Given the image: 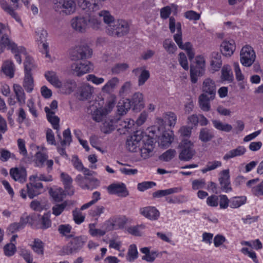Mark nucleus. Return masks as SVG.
I'll use <instances>...</instances> for the list:
<instances>
[{"mask_svg":"<svg viewBox=\"0 0 263 263\" xmlns=\"http://www.w3.org/2000/svg\"><path fill=\"white\" fill-rule=\"evenodd\" d=\"M67 205V201L55 205L52 208V213L56 216L60 215Z\"/></svg>","mask_w":263,"mask_h":263,"instance_id":"63","label":"nucleus"},{"mask_svg":"<svg viewBox=\"0 0 263 263\" xmlns=\"http://www.w3.org/2000/svg\"><path fill=\"white\" fill-rule=\"evenodd\" d=\"M235 49L234 41H223L221 44V52L225 56H231Z\"/></svg>","mask_w":263,"mask_h":263,"instance_id":"26","label":"nucleus"},{"mask_svg":"<svg viewBox=\"0 0 263 263\" xmlns=\"http://www.w3.org/2000/svg\"><path fill=\"white\" fill-rule=\"evenodd\" d=\"M221 57V53L219 52L214 51L211 53V66L215 71L219 70L221 67L222 61Z\"/></svg>","mask_w":263,"mask_h":263,"instance_id":"34","label":"nucleus"},{"mask_svg":"<svg viewBox=\"0 0 263 263\" xmlns=\"http://www.w3.org/2000/svg\"><path fill=\"white\" fill-rule=\"evenodd\" d=\"M144 133L141 130H137L134 134L127 138L126 143L127 149L132 152H136L144 140H143Z\"/></svg>","mask_w":263,"mask_h":263,"instance_id":"8","label":"nucleus"},{"mask_svg":"<svg viewBox=\"0 0 263 263\" xmlns=\"http://www.w3.org/2000/svg\"><path fill=\"white\" fill-rule=\"evenodd\" d=\"M1 6L3 10L6 12L9 13L12 17H13L17 22H20L21 19L17 15L16 13L14 10L6 2L2 1L0 2Z\"/></svg>","mask_w":263,"mask_h":263,"instance_id":"50","label":"nucleus"},{"mask_svg":"<svg viewBox=\"0 0 263 263\" xmlns=\"http://www.w3.org/2000/svg\"><path fill=\"white\" fill-rule=\"evenodd\" d=\"M23 86L27 92H32L34 86L32 73H25Z\"/></svg>","mask_w":263,"mask_h":263,"instance_id":"42","label":"nucleus"},{"mask_svg":"<svg viewBox=\"0 0 263 263\" xmlns=\"http://www.w3.org/2000/svg\"><path fill=\"white\" fill-rule=\"evenodd\" d=\"M143 146L139 148L141 156L143 159H146L152 156L153 151L154 148L153 140L152 139H147L146 141H144Z\"/></svg>","mask_w":263,"mask_h":263,"instance_id":"20","label":"nucleus"},{"mask_svg":"<svg viewBox=\"0 0 263 263\" xmlns=\"http://www.w3.org/2000/svg\"><path fill=\"white\" fill-rule=\"evenodd\" d=\"M212 122L213 126L217 130L229 133L232 129L231 125L223 123L218 120H212Z\"/></svg>","mask_w":263,"mask_h":263,"instance_id":"43","label":"nucleus"},{"mask_svg":"<svg viewBox=\"0 0 263 263\" xmlns=\"http://www.w3.org/2000/svg\"><path fill=\"white\" fill-rule=\"evenodd\" d=\"M78 5L83 10L87 9V11H94L98 9V5L93 0H79Z\"/></svg>","mask_w":263,"mask_h":263,"instance_id":"38","label":"nucleus"},{"mask_svg":"<svg viewBox=\"0 0 263 263\" xmlns=\"http://www.w3.org/2000/svg\"><path fill=\"white\" fill-rule=\"evenodd\" d=\"M61 178L67 194L70 196L72 195L74 193V190L71 185L72 182L71 177L68 174L62 172L61 174Z\"/></svg>","mask_w":263,"mask_h":263,"instance_id":"27","label":"nucleus"},{"mask_svg":"<svg viewBox=\"0 0 263 263\" xmlns=\"http://www.w3.org/2000/svg\"><path fill=\"white\" fill-rule=\"evenodd\" d=\"M60 232L61 236L66 238L73 237L67 246L63 248L62 250L63 255H70L77 253L82 248L86 241V238L84 236L74 237V235L71 234V231Z\"/></svg>","mask_w":263,"mask_h":263,"instance_id":"2","label":"nucleus"},{"mask_svg":"<svg viewBox=\"0 0 263 263\" xmlns=\"http://www.w3.org/2000/svg\"><path fill=\"white\" fill-rule=\"evenodd\" d=\"M163 46L169 53H174L177 49L175 43L170 39H166L163 42Z\"/></svg>","mask_w":263,"mask_h":263,"instance_id":"59","label":"nucleus"},{"mask_svg":"<svg viewBox=\"0 0 263 263\" xmlns=\"http://www.w3.org/2000/svg\"><path fill=\"white\" fill-rule=\"evenodd\" d=\"M222 163L219 161L215 160L213 161H209L207 163L205 167L201 170V172L203 173H205L209 171L215 170L217 168L220 167Z\"/></svg>","mask_w":263,"mask_h":263,"instance_id":"54","label":"nucleus"},{"mask_svg":"<svg viewBox=\"0 0 263 263\" xmlns=\"http://www.w3.org/2000/svg\"><path fill=\"white\" fill-rule=\"evenodd\" d=\"M181 190V187H173L166 190H158L153 193V197L155 198H161L168 195L180 193Z\"/></svg>","mask_w":263,"mask_h":263,"instance_id":"35","label":"nucleus"},{"mask_svg":"<svg viewBox=\"0 0 263 263\" xmlns=\"http://www.w3.org/2000/svg\"><path fill=\"white\" fill-rule=\"evenodd\" d=\"M179 146L181 148L179 156V159L185 161L190 160L195 154L193 143L187 139H184L182 140Z\"/></svg>","mask_w":263,"mask_h":263,"instance_id":"7","label":"nucleus"},{"mask_svg":"<svg viewBox=\"0 0 263 263\" xmlns=\"http://www.w3.org/2000/svg\"><path fill=\"white\" fill-rule=\"evenodd\" d=\"M246 199L245 196L233 197L230 200V206L232 208H237L244 204Z\"/></svg>","mask_w":263,"mask_h":263,"instance_id":"51","label":"nucleus"},{"mask_svg":"<svg viewBox=\"0 0 263 263\" xmlns=\"http://www.w3.org/2000/svg\"><path fill=\"white\" fill-rule=\"evenodd\" d=\"M214 137V132L212 129L202 128L200 129L199 139L203 142L211 141Z\"/></svg>","mask_w":263,"mask_h":263,"instance_id":"40","label":"nucleus"},{"mask_svg":"<svg viewBox=\"0 0 263 263\" xmlns=\"http://www.w3.org/2000/svg\"><path fill=\"white\" fill-rule=\"evenodd\" d=\"M10 174L14 180L21 182H24L26 178V172L24 168H11Z\"/></svg>","mask_w":263,"mask_h":263,"instance_id":"30","label":"nucleus"},{"mask_svg":"<svg viewBox=\"0 0 263 263\" xmlns=\"http://www.w3.org/2000/svg\"><path fill=\"white\" fill-rule=\"evenodd\" d=\"M29 180L32 181L34 180H37L45 182H50L53 180L52 176L50 175H45L43 174H36L30 176Z\"/></svg>","mask_w":263,"mask_h":263,"instance_id":"55","label":"nucleus"},{"mask_svg":"<svg viewBox=\"0 0 263 263\" xmlns=\"http://www.w3.org/2000/svg\"><path fill=\"white\" fill-rule=\"evenodd\" d=\"M71 69L77 76L80 77L91 71L93 67L90 62L85 61L83 62L73 63L71 66Z\"/></svg>","mask_w":263,"mask_h":263,"instance_id":"10","label":"nucleus"},{"mask_svg":"<svg viewBox=\"0 0 263 263\" xmlns=\"http://www.w3.org/2000/svg\"><path fill=\"white\" fill-rule=\"evenodd\" d=\"M169 28L172 33H174L176 29L177 33L174 35V39L178 46H182L181 25L180 22L176 23L174 17H170L169 19Z\"/></svg>","mask_w":263,"mask_h":263,"instance_id":"11","label":"nucleus"},{"mask_svg":"<svg viewBox=\"0 0 263 263\" xmlns=\"http://www.w3.org/2000/svg\"><path fill=\"white\" fill-rule=\"evenodd\" d=\"M92 53V50L88 46L82 45L71 48L69 51V55L72 61H77L89 58Z\"/></svg>","mask_w":263,"mask_h":263,"instance_id":"5","label":"nucleus"},{"mask_svg":"<svg viewBox=\"0 0 263 263\" xmlns=\"http://www.w3.org/2000/svg\"><path fill=\"white\" fill-rule=\"evenodd\" d=\"M76 87V84L72 80H66L62 83V85L60 87L63 93L66 94H69L72 92L74 88Z\"/></svg>","mask_w":263,"mask_h":263,"instance_id":"48","label":"nucleus"},{"mask_svg":"<svg viewBox=\"0 0 263 263\" xmlns=\"http://www.w3.org/2000/svg\"><path fill=\"white\" fill-rule=\"evenodd\" d=\"M221 79L229 82L232 81L233 76L229 66H223L222 67L221 69Z\"/></svg>","mask_w":263,"mask_h":263,"instance_id":"52","label":"nucleus"},{"mask_svg":"<svg viewBox=\"0 0 263 263\" xmlns=\"http://www.w3.org/2000/svg\"><path fill=\"white\" fill-rule=\"evenodd\" d=\"M132 107L129 99H126L120 102L118 105V110L120 115H124Z\"/></svg>","mask_w":263,"mask_h":263,"instance_id":"47","label":"nucleus"},{"mask_svg":"<svg viewBox=\"0 0 263 263\" xmlns=\"http://www.w3.org/2000/svg\"><path fill=\"white\" fill-rule=\"evenodd\" d=\"M133 72L136 76L140 74L138 79L139 86L143 85L149 78V72L148 70L139 67L133 69Z\"/></svg>","mask_w":263,"mask_h":263,"instance_id":"32","label":"nucleus"},{"mask_svg":"<svg viewBox=\"0 0 263 263\" xmlns=\"http://www.w3.org/2000/svg\"><path fill=\"white\" fill-rule=\"evenodd\" d=\"M88 110L91 114L92 119L98 122L101 121L106 115V111L101 108H97V106L95 104L91 105Z\"/></svg>","mask_w":263,"mask_h":263,"instance_id":"22","label":"nucleus"},{"mask_svg":"<svg viewBox=\"0 0 263 263\" xmlns=\"http://www.w3.org/2000/svg\"><path fill=\"white\" fill-rule=\"evenodd\" d=\"M64 139L61 140V145L62 146L69 145L72 141V137L69 128L65 129L63 133Z\"/></svg>","mask_w":263,"mask_h":263,"instance_id":"58","label":"nucleus"},{"mask_svg":"<svg viewBox=\"0 0 263 263\" xmlns=\"http://www.w3.org/2000/svg\"><path fill=\"white\" fill-rule=\"evenodd\" d=\"M128 68V65L126 63H118L111 68V72L113 74H117L125 71Z\"/></svg>","mask_w":263,"mask_h":263,"instance_id":"62","label":"nucleus"},{"mask_svg":"<svg viewBox=\"0 0 263 263\" xmlns=\"http://www.w3.org/2000/svg\"><path fill=\"white\" fill-rule=\"evenodd\" d=\"M47 35V32L42 28H39L35 31V40L42 44V47L45 50L46 57L48 55V44L46 42Z\"/></svg>","mask_w":263,"mask_h":263,"instance_id":"18","label":"nucleus"},{"mask_svg":"<svg viewBox=\"0 0 263 263\" xmlns=\"http://www.w3.org/2000/svg\"><path fill=\"white\" fill-rule=\"evenodd\" d=\"M246 152V148L243 146H239L236 148L233 149L227 152L223 156V159L228 161V160L236 157L243 155Z\"/></svg>","mask_w":263,"mask_h":263,"instance_id":"31","label":"nucleus"},{"mask_svg":"<svg viewBox=\"0 0 263 263\" xmlns=\"http://www.w3.org/2000/svg\"><path fill=\"white\" fill-rule=\"evenodd\" d=\"M125 223V221L124 218L114 217L106 221L105 225V228L108 230H116L123 229Z\"/></svg>","mask_w":263,"mask_h":263,"instance_id":"19","label":"nucleus"},{"mask_svg":"<svg viewBox=\"0 0 263 263\" xmlns=\"http://www.w3.org/2000/svg\"><path fill=\"white\" fill-rule=\"evenodd\" d=\"M130 101L133 109L136 111H140L144 107L143 95L140 92L135 93Z\"/></svg>","mask_w":263,"mask_h":263,"instance_id":"25","label":"nucleus"},{"mask_svg":"<svg viewBox=\"0 0 263 263\" xmlns=\"http://www.w3.org/2000/svg\"><path fill=\"white\" fill-rule=\"evenodd\" d=\"M44 110L46 113L48 121L52 124L53 128L57 130V133H58L59 130V118L55 116V111L51 110L48 107H45Z\"/></svg>","mask_w":263,"mask_h":263,"instance_id":"24","label":"nucleus"},{"mask_svg":"<svg viewBox=\"0 0 263 263\" xmlns=\"http://www.w3.org/2000/svg\"><path fill=\"white\" fill-rule=\"evenodd\" d=\"M165 122H167L170 126H174L177 121V116L173 112H168L163 116Z\"/></svg>","mask_w":263,"mask_h":263,"instance_id":"60","label":"nucleus"},{"mask_svg":"<svg viewBox=\"0 0 263 263\" xmlns=\"http://www.w3.org/2000/svg\"><path fill=\"white\" fill-rule=\"evenodd\" d=\"M174 139L172 131L164 132L159 139V143L163 147H168Z\"/></svg>","mask_w":263,"mask_h":263,"instance_id":"41","label":"nucleus"},{"mask_svg":"<svg viewBox=\"0 0 263 263\" xmlns=\"http://www.w3.org/2000/svg\"><path fill=\"white\" fill-rule=\"evenodd\" d=\"M76 4L73 0H54L53 8L61 14L70 15L76 11Z\"/></svg>","mask_w":263,"mask_h":263,"instance_id":"4","label":"nucleus"},{"mask_svg":"<svg viewBox=\"0 0 263 263\" xmlns=\"http://www.w3.org/2000/svg\"><path fill=\"white\" fill-rule=\"evenodd\" d=\"M17 145L20 154L24 156L23 159L25 160L27 157V151L25 146V141L23 139L17 140Z\"/></svg>","mask_w":263,"mask_h":263,"instance_id":"64","label":"nucleus"},{"mask_svg":"<svg viewBox=\"0 0 263 263\" xmlns=\"http://www.w3.org/2000/svg\"><path fill=\"white\" fill-rule=\"evenodd\" d=\"M240 62L246 67H249L253 63L256 55L253 48L250 46L243 47L240 51Z\"/></svg>","mask_w":263,"mask_h":263,"instance_id":"9","label":"nucleus"},{"mask_svg":"<svg viewBox=\"0 0 263 263\" xmlns=\"http://www.w3.org/2000/svg\"><path fill=\"white\" fill-rule=\"evenodd\" d=\"M3 72L10 78L14 77V65L12 61H7L4 62L2 66Z\"/></svg>","mask_w":263,"mask_h":263,"instance_id":"44","label":"nucleus"},{"mask_svg":"<svg viewBox=\"0 0 263 263\" xmlns=\"http://www.w3.org/2000/svg\"><path fill=\"white\" fill-rule=\"evenodd\" d=\"M134 121L130 119H126L125 120H120L117 122V126L118 127V130L125 129L128 131L134 125Z\"/></svg>","mask_w":263,"mask_h":263,"instance_id":"45","label":"nucleus"},{"mask_svg":"<svg viewBox=\"0 0 263 263\" xmlns=\"http://www.w3.org/2000/svg\"><path fill=\"white\" fill-rule=\"evenodd\" d=\"M120 81V79L117 77L112 78L102 87V91L108 95L112 93L119 86Z\"/></svg>","mask_w":263,"mask_h":263,"instance_id":"21","label":"nucleus"},{"mask_svg":"<svg viewBox=\"0 0 263 263\" xmlns=\"http://www.w3.org/2000/svg\"><path fill=\"white\" fill-rule=\"evenodd\" d=\"M103 17L104 23L107 25V33L112 36L121 37L127 34L129 31V25L124 20L115 21L108 11L103 10L99 13Z\"/></svg>","mask_w":263,"mask_h":263,"instance_id":"1","label":"nucleus"},{"mask_svg":"<svg viewBox=\"0 0 263 263\" xmlns=\"http://www.w3.org/2000/svg\"><path fill=\"white\" fill-rule=\"evenodd\" d=\"M35 163L36 166L43 167L46 163L47 166V171L50 173L52 170L53 161L52 160H48V156L43 153L38 152L35 154Z\"/></svg>","mask_w":263,"mask_h":263,"instance_id":"13","label":"nucleus"},{"mask_svg":"<svg viewBox=\"0 0 263 263\" xmlns=\"http://www.w3.org/2000/svg\"><path fill=\"white\" fill-rule=\"evenodd\" d=\"M99 12L98 15L90 14L87 19L88 28L90 27L94 29H98L100 28L102 24V20H103V17L99 16Z\"/></svg>","mask_w":263,"mask_h":263,"instance_id":"29","label":"nucleus"},{"mask_svg":"<svg viewBox=\"0 0 263 263\" xmlns=\"http://www.w3.org/2000/svg\"><path fill=\"white\" fill-rule=\"evenodd\" d=\"M9 33V27L0 23V52H3L6 48L11 52H13L15 50L16 44L9 39L8 36Z\"/></svg>","mask_w":263,"mask_h":263,"instance_id":"3","label":"nucleus"},{"mask_svg":"<svg viewBox=\"0 0 263 263\" xmlns=\"http://www.w3.org/2000/svg\"><path fill=\"white\" fill-rule=\"evenodd\" d=\"M202 94L210 97V99H214L216 93L215 82L210 78L206 79L203 82Z\"/></svg>","mask_w":263,"mask_h":263,"instance_id":"16","label":"nucleus"},{"mask_svg":"<svg viewBox=\"0 0 263 263\" xmlns=\"http://www.w3.org/2000/svg\"><path fill=\"white\" fill-rule=\"evenodd\" d=\"M117 126L116 122L111 119H106L101 126V131L105 134H108L115 129Z\"/></svg>","mask_w":263,"mask_h":263,"instance_id":"46","label":"nucleus"},{"mask_svg":"<svg viewBox=\"0 0 263 263\" xmlns=\"http://www.w3.org/2000/svg\"><path fill=\"white\" fill-rule=\"evenodd\" d=\"M214 99H210V97L204 94H201L198 99L199 105L200 108L204 111H208L210 110L211 105L210 101Z\"/></svg>","mask_w":263,"mask_h":263,"instance_id":"39","label":"nucleus"},{"mask_svg":"<svg viewBox=\"0 0 263 263\" xmlns=\"http://www.w3.org/2000/svg\"><path fill=\"white\" fill-rule=\"evenodd\" d=\"M13 89L19 105L22 106L26 103V95L23 88L20 85L14 84Z\"/></svg>","mask_w":263,"mask_h":263,"instance_id":"28","label":"nucleus"},{"mask_svg":"<svg viewBox=\"0 0 263 263\" xmlns=\"http://www.w3.org/2000/svg\"><path fill=\"white\" fill-rule=\"evenodd\" d=\"M93 91V87L89 84H84L80 89L79 99L85 100L90 98Z\"/></svg>","mask_w":263,"mask_h":263,"instance_id":"36","label":"nucleus"},{"mask_svg":"<svg viewBox=\"0 0 263 263\" xmlns=\"http://www.w3.org/2000/svg\"><path fill=\"white\" fill-rule=\"evenodd\" d=\"M141 253L145 255L142 256V259L147 262H152L158 256V252L156 251H150V249L148 247L142 248L140 249Z\"/></svg>","mask_w":263,"mask_h":263,"instance_id":"37","label":"nucleus"},{"mask_svg":"<svg viewBox=\"0 0 263 263\" xmlns=\"http://www.w3.org/2000/svg\"><path fill=\"white\" fill-rule=\"evenodd\" d=\"M176 154V152L175 149H169L160 156L159 159L161 160L168 162L171 160L175 157Z\"/></svg>","mask_w":263,"mask_h":263,"instance_id":"57","label":"nucleus"},{"mask_svg":"<svg viewBox=\"0 0 263 263\" xmlns=\"http://www.w3.org/2000/svg\"><path fill=\"white\" fill-rule=\"evenodd\" d=\"M50 193L56 201H62L68 195L66 191L62 188L59 187L53 191H50Z\"/></svg>","mask_w":263,"mask_h":263,"instance_id":"49","label":"nucleus"},{"mask_svg":"<svg viewBox=\"0 0 263 263\" xmlns=\"http://www.w3.org/2000/svg\"><path fill=\"white\" fill-rule=\"evenodd\" d=\"M220 188L225 193H229L232 191L231 186L230 175L229 169L222 170L219 173L218 179Z\"/></svg>","mask_w":263,"mask_h":263,"instance_id":"12","label":"nucleus"},{"mask_svg":"<svg viewBox=\"0 0 263 263\" xmlns=\"http://www.w3.org/2000/svg\"><path fill=\"white\" fill-rule=\"evenodd\" d=\"M72 28L76 31L85 32L88 29L87 19L86 17L76 16L70 21Z\"/></svg>","mask_w":263,"mask_h":263,"instance_id":"14","label":"nucleus"},{"mask_svg":"<svg viewBox=\"0 0 263 263\" xmlns=\"http://www.w3.org/2000/svg\"><path fill=\"white\" fill-rule=\"evenodd\" d=\"M140 213L150 220H157L160 216L159 211L154 206H147L141 209Z\"/></svg>","mask_w":263,"mask_h":263,"instance_id":"23","label":"nucleus"},{"mask_svg":"<svg viewBox=\"0 0 263 263\" xmlns=\"http://www.w3.org/2000/svg\"><path fill=\"white\" fill-rule=\"evenodd\" d=\"M50 218V213H45L41 217L36 214L26 216V222H29L32 225L35 224L36 221L39 220L37 228L42 229H47L51 226V222Z\"/></svg>","mask_w":263,"mask_h":263,"instance_id":"6","label":"nucleus"},{"mask_svg":"<svg viewBox=\"0 0 263 263\" xmlns=\"http://www.w3.org/2000/svg\"><path fill=\"white\" fill-rule=\"evenodd\" d=\"M138 251L135 245H131L128 250L126 259L128 261L132 262L138 257Z\"/></svg>","mask_w":263,"mask_h":263,"instance_id":"53","label":"nucleus"},{"mask_svg":"<svg viewBox=\"0 0 263 263\" xmlns=\"http://www.w3.org/2000/svg\"><path fill=\"white\" fill-rule=\"evenodd\" d=\"M107 191L110 194L122 197H125L128 195V192L123 183L111 184L108 186Z\"/></svg>","mask_w":263,"mask_h":263,"instance_id":"15","label":"nucleus"},{"mask_svg":"<svg viewBox=\"0 0 263 263\" xmlns=\"http://www.w3.org/2000/svg\"><path fill=\"white\" fill-rule=\"evenodd\" d=\"M11 52L14 54V57L16 61L18 63V64H20L22 62V59L20 54H25V48L22 46H18L16 44V47L15 48L14 51Z\"/></svg>","mask_w":263,"mask_h":263,"instance_id":"61","label":"nucleus"},{"mask_svg":"<svg viewBox=\"0 0 263 263\" xmlns=\"http://www.w3.org/2000/svg\"><path fill=\"white\" fill-rule=\"evenodd\" d=\"M258 181V178H255L247 182V186L251 189L252 194L257 197L263 196V180L257 183Z\"/></svg>","mask_w":263,"mask_h":263,"instance_id":"17","label":"nucleus"},{"mask_svg":"<svg viewBox=\"0 0 263 263\" xmlns=\"http://www.w3.org/2000/svg\"><path fill=\"white\" fill-rule=\"evenodd\" d=\"M24 65L25 73H31V70L34 68V61L33 59L29 56H26Z\"/></svg>","mask_w":263,"mask_h":263,"instance_id":"56","label":"nucleus"},{"mask_svg":"<svg viewBox=\"0 0 263 263\" xmlns=\"http://www.w3.org/2000/svg\"><path fill=\"white\" fill-rule=\"evenodd\" d=\"M46 80L52 85L57 88H60L62 85V82L59 80L56 72L53 71H48L45 73Z\"/></svg>","mask_w":263,"mask_h":263,"instance_id":"33","label":"nucleus"}]
</instances>
